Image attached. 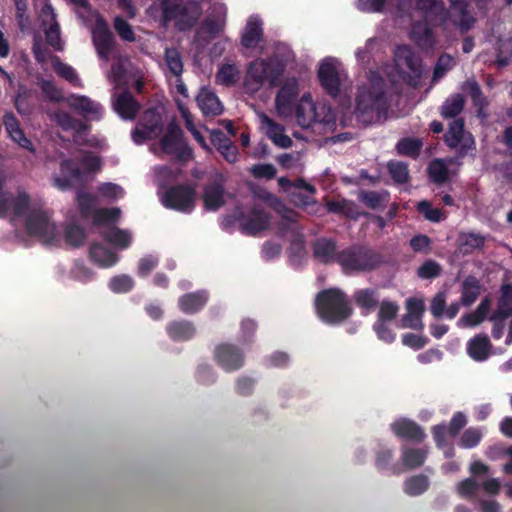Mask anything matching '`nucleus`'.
<instances>
[{
  "instance_id": "f257e3e1",
  "label": "nucleus",
  "mask_w": 512,
  "mask_h": 512,
  "mask_svg": "<svg viewBox=\"0 0 512 512\" xmlns=\"http://www.w3.org/2000/svg\"><path fill=\"white\" fill-rule=\"evenodd\" d=\"M11 216L13 220L21 219L26 231L46 244H59L64 241L68 245L80 246L85 239L83 228L67 219L64 228L56 224L52 212L45 209L42 202L32 199L25 191H18L12 196L3 190L0 178V217Z\"/></svg>"
},
{
  "instance_id": "f03ea898",
  "label": "nucleus",
  "mask_w": 512,
  "mask_h": 512,
  "mask_svg": "<svg viewBox=\"0 0 512 512\" xmlns=\"http://www.w3.org/2000/svg\"><path fill=\"white\" fill-rule=\"evenodd\" d=\"M450 19L451 12L441 0H415L399 26L406 27L409 24L411 40L421 49H433L435 39L429 23L449 29L453 27Z\"/></svg>"
},
{
  "instance_id": "7ed1b4c3",
  "label": "nucleus",
  "mask_w": 512,
  "mask_h": 512,
  "mask_svg": "<svg viewBox=\"0 0 512 512\" xmlns=\"http://www.w3.org/2000/svg\"><path fill=\"white\" fill-rule=\"evenodd\" d=\"M388 107L384 80L377 72H371L367 83L358 88L354 114L356 119L369 124L381 119Z\"/></svg>"
},
{
  "instance_id": "20e7f679",
  "label": "nucleus",
  "mask_w": 512,
  "mask_h": 512,
  "mask_svg": "<svg viewBox=\"0 0 512 512\" xmlns=\"http://www.w3.org/2000/svg\"><path fill=\"white\" fill-rule=\"evenodd\" d=\"M102 168L101 159L91 153H82L78 160L64 159L60 163L59 173L52 177V184L60 191H68L81 184Z\"/></svg>"
},
{
  "instance_id": "39448f33",
  "label": "nucleus",
  "mask_w": 512,
  "mask_h": 512,
  "mask_svg": "<svg viewBox=\"0 0 512 512\" xmlns=\"http://www.w3.org/2000/svg\"><path fill=\"white\" fill-rule=\"evenodd\" d=\"M257 201H262L267 206L278 211H280L283 206L278 198L267 191L261 190L256 194L255 202L247 213H244L241 209H237L234 213V218L239 222L242 232L248 235L258 234L266 230L270 224V217L264 211L262 204Z\"/></svg>"
},
{
  "instance_id": "423d86ee",
  "label": "nucleus",
  "mask_w": 512,
  "mask_h": 512,
  "mask_svg": "<svg viewBox=\"0 0 512 512\" xmlns=\"http://www.w3.org/2000/svg\"><path fill=\"white\" fill-rule=\"evenodd\" d=\"M470 478L460 481L456 486L457 494L469 500H479L480 491L489 496H494L500 491V481L497 478L488 477L489 466L481 461H474L469 467Z\"/></svg>"
},
{
  "instance_id": "0eeeda50",
  "label": "nucleus",
  "mask_w": 512,
  "mask_h": 512,
  "mask_svg": "<svg viewBox=\"0 0 512 512\" xmlns=\"http://www.w3.org/2000/svg\"><path fill=\"white\" fill-rule=\"evenodd\" d=\"M284 72V63L278 57L268 59L256 58L251 61L246 70L244 86L248 93L258 92L267 82L270 86L276 85Z\"/></svg>"
},
{
  "instance_id": "6e6552de",
  "label": "nucleus",
  "mask_w": 512,
  "mask_h": 512,
  "mask_svg": "<svg viewBox=\"0 0 512 512\" xmlns=\"http://www.w3.org/2000/svg\"><path fill=\"white\" fill-rule=\"evenodd\" d=\"M294 117L297 124L305 129L321 125L332 130L335 124V115L331 108L324 102L315 101L309 92L299 98Z\"/></svg>"
},
{
  "instance_id": "1a4fd4ad",
  "label": "nucleus",
  "mask_w": 512,
  "mask_h": 512,
  "mask_svg": "<svg viewBox=\"0 0 512 512\" xmlns=\"http://www.w3.org/2000/svg\"><path fill=\"white\" fill-rule=\"evenodd\" d=\"M318 78L323 89L334 98L346 96L351 88L341 63L333 57H326L319 63Z\"/></svg>"
},
{
  "instance_id": "9d476101",
  "label": "nucleus",
  "mask_w": 512,
  "mask_h": 512,
  "mask_svg": "<svg viewBox=\"0 0 512 512\" xmlns=\"http://www.w3.org/2000/svg\"><path fill=\"white\" fill-rule=\"evenodd\" d=\"M316 309L319 317L330 324H338L351 314L348 301L338 289L320 292L316 298Z\"/></svg>"
},
{
  "instance_id": "9b49d317",
  "label": "nucleus",
  "mask_w": 512,
  "mask_h": 512,
  "mask_svg": "<svg viewBox=\"0 0 512 512\" xmlns=\"http://www.w3.org/2000/svg\"><path fill=\"white\" fill-rule=\"evenodd\" d=\"M394 71L387 72L391 83L406 81L415 84V79L421 74V60L407 45H400L394 53Z\"/></svg>"
},
{
  "instance_id": "f8f14e48",
  "label": "nucleus",
  "mask_w": 512,
  "mask_h": 512,
  "mask_svg": "<svg viewBox=\"0 0 512 512\" xmlns=\"http://www.w3.org/2000/svg\"><path fill=\"white\" fill-rule=\"evenodd\" d=\"M299 92V81L294 77L287 79L281 85L274 100V110L277 117L282 120L294 117L299 100Z\"/></svg>"
},
{
  "instance_id": "ddd939ff",
  "label": "nucleus",
  "mask_w": 512,
  "mask_h": 512,
  "mask_svg": "<svg viewBox=\"0 0 512 512\" xmlns=\"http://www.w3.org/2000/svg\"><path fill=\"white\" fill-rule=\"evenodd\" d=\"M53 119L63 130L75 131L74 142L76 144L99 149L105 147L106 143L103 138L88 134L86 126L80 121L72 118L69 113L65 111H57L54 113Z\"/></svg>"
},
{
  "instance_id": "4468645a",
  "label": "nucleus",
  "mask_w": 512,
  "mask_h": 512,
  "mask_svg": "<svg viewBox=\"0 0 512 512\" xmlns=\"http://www.w3.org/2000/svg\"><path fill=\"white\" fill-rule=\"evenodd\" d=\"M155 154H170L180 160H187L192 156L191 149L183 142L181 130L175 124H170L167 133L159 144L152 146Z\"/></svg>"
},
{
  "instance_id": "2eb2a0df",
  "label": "nucleus",
  "mask_w": 512,
  "mask_h": 512,
  "mask_svg": "<svg viewBox=\"0 0 512 512\" xmlns=\"http://www.w3.org/2000/svg\"><path fill=\"white\" fill-rule=\"evenodd\" d=\"M34 5L38 11V18L41 22L42 30L50 46L56 50L62 49L59 25L56 22V14L48 0H34Z\"/></svg>"
},
{
  "instance_id": "dca6fc26",
  "label": "nucleus",
  "mask_w": 512,
  "mask_h": 512,
  "mask_svg": "<svg viewBox=\"0 0 512 512\" xmlns=\"http://www.w3.org/2000/svg\"><path fill=\"white\" fill-rule=\"evenodd\" d=\"M160 201L166 208L190 213L195 206V190L189 186L173 187L163 193L158 192Z\"/></svg>"
},
{
  "instance_id": "f3484780",
  "label": "nucleus",
  "mask_w": 512,
  "mask_h": 512,
  "mask_svg": "<svg viewBox=\"0 0 512 512\" xmlns=\"http://www.w3.org/2000/svg\"><path fill=\"white\" fill-rule=\"evenodd\" d=\"M467 424V416L462 412H457L453 415L449 426L444 424L436 425L433 427V437L440 449H443L444 455L450 458L454 455L452 447L448 446V442L453 439L458 432Z\"/></svg>"
},
{
  "instance_id": "a211bd4d",
  "label": "nucleus",
  "mask_w": 512,
  "mask_h": 512,
  "mask_svg": "<svg viewBox=\"0 0 512 512\" xmlns=\"http://www.w3.org/2000/svg\"><path fill=\"white\" fill-rule=\"evenodd\" d=\"M264 22L258 14L250 15L240 31V46L244 54L262 48Z\"/></svg>"
},
{
  "instance_id": "6ab92c4d",
  "label": "nucleus",
  "mask_w": 512,
  "mask_h": 512,
  "mask_svg": "<svg viewBox=\"0 0 512 512\" xmlns=\"http://www.w3.org/2000/svg\"><path fill=\"white\" fill-rule=\"evenodd\" d=\"M228 8L225 3L213 2L202 21L198 30V35L205 34L212 39L222 33L227 25Z\"/></svg>"
},
{
  "instance_id": "aec40b11",
  "label": "nucleus",
  "mask_w": 512,
  "mask_h": 512,
  "mask_svg": "<svg viewBox=\"0 0 512 512\" xmlns=\"http://www.w3.org/2000/svg\"><path fill=\"white\" fill-rule=\"evenodd\" d=\"M84 20L93 23L91 32L98 56L102 60L108 61L113 50V38L107 24L97 13H92Z\"/></svg>"
},
{
  "instance_id": "412c9836",
  "label": "nucleus",
  "mask_w": 512,
  "mask_h": 512,
  "mask_svg": "<svg viewBox=\"0 0 512 512\" xmlns=\"http://www.w3.org/2000/svg\"><path fill=\"white\" fill-rule=\"evenodd\" d=\"M162 131L161 111L151 108L144 112L140 122L132 132V139L136 144H142L147 139H153Z\"/></svg>"
},
{
  "instance_id": "4be33fe9",
  "label": "nucleus",
  "mask_w": 512,
  "mask_h": 512,
  "mask_svg": "<svg viewBox=\"0 0 512 512\" xmlns=\"http://www.w3.org/2000/svg\"><path fill=\"white\" fill-rule=\"evenodd\" d=\"M338 263L345 273H354L371 269L375 265L376 260L369 251L353 248L340 252Z\"/></svg>"
},
{
  "instance_id": "5701e85b",
  "label": "nucleus",
  "mask_w": 512,
  "mask_h": 512,
  "mask_svg": "<svg viewBox=\"0 0 512 512\" xmlns=\"http://www.w3.org/2000/svg\"><path fill=\"white\" fill-rule=\"evenodd\" d=\"M216 364L226 372H234L245 364V356L241 349L231 343H221L214 349Z\"/></svg>"
},
{
  "instance_id": "b1692460",
  "label": "nucleus",
  "mask_w": 512,
  "mask_h": 512,
  "mask_svg": "<svg viewBox=\"0 0 512 512\" xmlns=\"http://www.w3.org/2000/svg\"><path fill=\"white\" fill-rule=\"evenodd\" d=\"M260 130L278 147L289 148L292 139L285 133L283 125L277 123L263 111L256 110Z\"/></svg>"
},
{
  "instance_id": "393cba45",
  "label": "nucleus",
  "mask_w": 512,
  "mask_h": 512,
  "mask_svg": "<svg viewBox=\"0 0 512 512\" xmlns=\"http://www.w3.org/2000/svg\"><path fill=\"white\" fill-rule=\"evenodd\" d=\"M445 141L452 148L459 147L461 155H465L474 149V139L471 134L465 133L464 122L461 119L453 120L450 123Z\"/></svg>"
},
{
  "instance_id": "a878e982",
  "label": "nucleus",
  "mask_w": 512,
  "mask_h": 512,
  "mask_svg": "<svg viewBox=\"0 0 512 512\" xmlns=\"http://www.w3.org/2000/svg\"><path fill=\"white\" fill-rule=\"evenodd\" d=\"M67 104L89 120H99L103 114L102 106L86 96L71 95Z\"/></svg>"
},
{
  "instance_id": "bb28decb",
  "label": "nucleus",
  "mask_w": 512,
  "mask_h": 512,
  "mask_svg": "<svg viewBox=\"0 0 512 512\" xmlns=\"http://www.w3.org/2000/svg\"><path fill=\"white\" fill-rule=\"evenodd\" d=\"M196 102L202 114L206 117H215L223 112V104L216 93L209 87H202L196 97Z\"/></svg>"
},
{
  "instance_id": "cd10ccee",
  "label": "nucleus",
  "mask_w": 512,
  "mask_h": 512,
  "mask_svg": "<svg viewBox=\"0 0 512 512\" xmlns=\"http://www.w3.org/2000/svg\"><path fill=\"white\" fill-rule=\"evenodd\" d=\"M391 431L400 438L421 442L425 433L419 425L407 418H399L390 424Z\"/></svg>"
},
{
  "instance_id": "c85d7f7f",
  "label": "nucleus",
  "mask_w": 512,
  "mask_h": 512,
  "mask_svg": "<svg viewBox=\"0 0 512 512\" xmlns=\"http://www.w3.org/2000/svg\"><path fill=\"white\" fill-rule=\"evenodd\" d=\"M407 313L401 320L400 328L422 329V315L424 312V301L419 298H409L406 300Z\"/></svg>"
},
{
  "instance_id": "c756f323",
  "label": "nucleus",
  "mask_w": 512,
  "mask_h": 512,
  "mask_svg": "<svg viewBox=\"0 0 512 512\" xmlns=\"http://www.w3.org/2000/svg\"><path fill=\"white\" fill-rule=\"evenodd\" d=\"M89 256L93 263L100 268H110L119 261L118 254L102 243H93L89 249Z\"/></svg>"
},
{
  "instance_id": "7c9ffc66",
  "label": "nucleus",
  "mask_w": 512,
  "mask_h": 512,
  "mask_svg": "<svg viewBox=\"0 0 512 512\" xmlns=\"http://www.w3.org/2000/svg\"><path fill=\"white\" fill-rule=\"evenodd\" d=\"M427 447H413L403 445L401 447V463L407 470H412L422 466L427 458Z\"/></svg>"
},
{
  "instance_id": "2f4dec72",
  "label": "nucleus",
  "mask_w": 512,
  "mask_h": 512,
  "mask_svg": "<svg viewBox=\"0 0 512 512\" xmlns=\"http://www.w3.org/2000/svg\"><path fill=\"white\" fill-rule=\"evenodd\" d=\"M492 345L487 335L479 334L470 339L467 343V354L477 362L488 359Z\"/></svg>"
},
{
  "instance_id": "473e14b6",
  "label": "nucleus",
  "mask_w": 512,
  "mask_h": 512,
  "mask_svg": "<svg viewBox=\"0 0 512 512\" xmlns=\"http://www.w3.org/2000/svg\"><path fill=\"white\" fill-rule=\"evenodd\" d=\"M208 301V293L204 290L187 293L178 299V307L185 314L199 312Z\"/></svg>"
},
{
  "instance_id": "72a5a7b5",
  "label": "nucleus",
  "mask_w": 512,
  "mask_h": 512,
  "mask_svg": "<svg viewBox=\"0 0 512 512\" xmlns=\"http://www.w3.org/2000/svg\"><path fill=\"white\" fill-rule=\"evenodd\" d=\"M113 107L116 113L125 120L134 118L139 110L138 102L128 92H123L113 99Z\"/></svg>"
},
{
  "instance_id": "f704fd0d",
  "label": "nucleus",
  "mask_w": 512,
  "mask_h": 512,
  "mask_svg": "<svg viewBox=\"0 0 512 512\" xmlns=\"http://www.w3.org/2000/svg\"><path fill=\"white\" fill-rule=\"evenodd\" d=\"M3 122L8 136L15 143L30 152H34L31 141L24 135L18 120L13 114H6Z\"/></svg>"
},
{
  "instance_id": "c9c22d12",
  "label": "nucleus",
  "mask_w": 512,
  "mask_h": 512,
  "mask_svg": "<svg viewBox=\"0 0 512 512\" xmlns=\"http://www.w3.org/2000/svg\"><path fill=\"white\" fill-rule=\"evenodd\" d=\"M203 202L205 209L209 211H215L224 204V189L221 181H214L205 186Z\"/></svg>"
},
{
  "instance_id": "e433bc0d",
  "label": "nucleus",
  "mask_w": 512,
  "mask_h": 512,
  "mask_svg": "<svg viewBox=\"0 0 512 512\" xmlns=\"http://www.w3.org/2000/svg\"><path fill=\"white\" fill-rule=\"evenodd\" d=\"M313 254L322 263L338 262L339 253L332 239L319 238L313 244Z\"/></svg>"
},
{
  "instance_id": "4c0bfd02",
  "label": "nucleus",
  "mask_w": 512,
  "mask_h": 512,
  "mask_svg": "<svg viewBox=\"0 0 512 512\" xmlns=\"http://www.w3.org/2000/svg\"><path fill=\"white\" fill-rule=\"evenodd\" d=\"M176 0H155L146 10L147 15L159 21L164 27L169 25V16H171V8Z\"/></svg>"
},
{
  "instance_id": "58836bf2",
  "label": "nucleus",
  "mask_w": 512,
  "mask_h": 512,
  "mask_svg": "<svg viewBox=\"0 0 512 512\" xmlns=\"http://www.w3.org/2000/svg\"><path fill=\"white\" fill-rule=\"evenodd\" d=\"M211 141L223 157L230 163H234L237 160L238 151L230 139L224 136L220 131H214L211 133Z\"/></svg>"
},
{
  "instance_id": "ea45409f",
  "label": "nucleus",
  "mask_w": 512,
  "mask_h": 512,
  "mask_svg": "<svg viewBox=\"0 0 512 512\" xmlns=\"http://www.w3.org/2000/svg\"><path fill=\"white\" fill-rule=\"evenodd\" d=\"M168 336L175 341H186L191 339L195 334V327L186 320L173 321L167 325Z\"/></svg>"
},
{
  "instance_id": "a19ab883",
  "label": "nucleus",
  "mask_w": 512,
  "mask_h": 512,
  "mask_svg": "<svg viewBox=\"0 0 512 512\" xmlns=\"http://www.w3.org/2000/svg\"><path fill=\"white\" fill-rule=\"evenodd\" d=\"M490 305L491 303L488 298L482 300L474 312L466 314L458 320V326L463 328L476 327L486 318Z\"/></svg>"
},
{
  "instance_id": "79ce46f5",
  "label": "nucleus",
  "mask_w": 512,
  "mask_h": 512,
  "mask_svg": "<svg viewBox=\"0 0 512 512\" xmlns=\"http://www.w3.org/2000/svg\"><path fill=\"white\" fill-rule=\"evenodd\" d=\"M239 79L240 70L238 66L230 62L222 64L215 76L216 83L226 87L235 85Z\"/></svg>"
},
{
  "instance_id": "37998d69",
  "label": "nucleus",
  "mask_w": 512,
  "mask_h": 512,
  "mask_svg": "<svg viewBox=\"0 0 512 512\" xmlns=\"http://www.w3.org/2000/svg\"><path fill=\"white\" fill-rule=\"evenodd\" d=\"M430 486L429 478L426 475L418 474L408 477L403 483L405 494L415 497L422 495Z\"/></svg>"
},
{
  "instance_id": "c03bdc74",
  "label": "nucleus",
  "mask_w": 512,
  "mask_h": 512,
  "mask_svg": "<svg viewBox=\"0 0 512 512\" xmlns=\"http://www.w3.org/2000/svg\"><path fill=\"white\" fill-rule=\"evenodd\" d=\"M103 236L106 241L121 250L127 249L133 239L131 232L116 227H112L104 231Z\"/></svg>"
},
{
  "instance_id": "a18cd8bd",
  "label": "nucleus",
  "mask_w": 512,
  "mask_h": 512,
  "mask_svg": "<svg viewBox=\"0 0 512 512\" xmlns=\"http://www.w3.org/2000/svg\"><path fill=\"white\" fill-rule=\"evenodd\" d=\"M165 73L167 77L181 76L183 72V61L178 50L167 48L164 54Z\"/></svg>"
},
{
  "instance_id": "49530a36",
  "label": "nucleus",
  "mask_w": 512,
  "mask_h": 512,
  "mask_svg": "<svg viewBox=\"0 0 512 512\" xmlns=\"http://www.w3.org/2000/svg\"><path fill=\"white\" fill-rule=\"evenodd\" d=\"M50 61L52 68L61 78L65 79L66 81H68L76 87L81 86V80L72 66L63 63L56 56L50 57Z\"/></svg>"
},
{
  "instance_id": "de8ad7c7",
  "label": "nucleus",
  "mask_w": 512,
  "mask_h": 512,
  "mask_svg": "<svg viewBox=\"0 0 512 512\" xmlns=\"http://www.w3.org/2000/svg\"><path fill=\"white\" fill-rule=\"evenodd\" d=\"M70 278L81 284H88L96 279V272L83 262L77 261L70 270Z\"/></svg>"
},
{
  "instance_id": "09e8293b",
  "label": "nucleus",
  "mask_w": 512,
  "mask_h": 512,
  "mask_svg": "<svg viewBox=\"0 0 512 512\" xmlns=\"http://www.w3.org/2000/svg\"><path fill=\"white\" fill-rule=\"evenodd\" d=\"M480 293V283L472 276L467 277L462 285V303L466 306L476 301Z\"/></svg>"
},
{
  "instance_id": "8fccbe9b",
  "label": "nucleus",
  "mask_w": 512,
  "mask_h": 512,
  "mask_svg": "<svg viewBox=\"0 0 512 512\" xmlns=\"http://www.w3.org/2000/svg\"><path fill=\"white\" fill-rule=\"evenodd\" d=\"M121 216V209L117 207L97 209L93 213V221L97 225H113Z\"/></svg>"
},
{
  "instance_id": "3c124183",
  "label": "nucleus",
  "mask_w": 512,
  "mask_h": 512,
  "mask_svg": "<svg viewBox=\"0 0 512 512\" xmlns=\"http://www.w3.org/2000/svg\"><path fill=\"white\" fill-rule=\"evenodd\" d=\"M134 279L127 274L113 276L108 281L109 289L115 294H124L134 288Z\"/></svg>"
},
{
  "instance_id": "603ef678",
  "label": "nucleus",
  "mask_w": 512,
  "mask_h": 512,
  "mask_svg": "<svg viewBox=\"0 0 512 512\" xmlns=\"http://www.w3.org/2000/svg\"><path fill=\"white\" fill-rule=\"evenodd\" d=\"M98 196L109 202H115L122 199L125 195L124 189L112 182L101 183L97 188Z\"/></svg>"
},
{
  "instance_id": "864d4df0",
  "label": "nucleus",
  "mask_w": 512,
  "mask_h": 512,
  "mask_svg": "<svg viewBox=\"0 0 512 512\" xmlns=\"http://www.w3.org/2000/svg\"><path fill=\"white\" fill-rule=\"evenodd\" d=\"M177 107L181 113L182 118L185 121L186 128L191 132L195 140L203 147L207 148L206 142L204 140V137L201 135V133L196 129L195 125L193 124L191 114L189 113L188 109L184 105V103L179 99V97L175 98Z\"/></svg>"
},
{
  "instance_id": "5fc2aeb1",
  "label": "nucleus",
  "mask_w": 512,
  "mask_h": 512,
  "mask_svg": "<svg viewBox=\"0 0 512 512\" xmlns=\"http://www.w3.org/2000/svg\"><path fill=\"white\" fill-rule=\"evenodd\" d=\"M395 449L389 444H379L375 456V465L378 469L384 470L390 467L394 458Z\"/></svg>"
},
{
  "instance_id": "6e6d98bb",
  "label": "nucleus",
  "mask_w": 512,
  "mask_h": 512,
  "mask_svg": "<svg viewBox=\"0 0 512 512\" xmlns=\"http://www.w3.org/2000/svg\"><path fill=\"white\" fill-rule=\"evenodd\" d=\"M394 6V0H356V7L362 12L376 13Z\"/></svg>"
},
{
  "instance_id": "4d7b16f0",
  "label": "nucleus",
  "mask_w": 512,
  "mask_h": 512,
  "mask_svg": "<svg viewBox=\"0 0 512 512\" xmlns=\"http://www.w3.org/2000/svg\"><path fill=\"white\" fill-rule=\"evenodd\" d=\"M37 84L47 100L52 102H60L64 99L62 90L52 81L39 78Z\"/></svg>"
},
{
  "instance_id": "13d9d810",
  "label": "nucleus",
  "mask_w": 512,
  "mask_h": 512,
  "mask_svg": "<svg viewBox=\"0 0 512 512\" xmlns=\"http://www.w3.org/2000/svg\"><path fill=\"white\" fill-rule=\"evenodd\" d=\"M77 203L82 217L92 216L95 211L97 199L90 193L80 191L77 193Z\"/></svg>"
},
{
  "instance_id": "bf43d9fd",
  "label": "nucleus",
  "mask_w": 512,
  "mask_h": 512,
  "mask_svg": "<svg viewBox=\"0 0 512 512\" xmlns=\"http://www.w3.org/2000/svg\"><path fill=\"white\" fill-rule=\"evenodd\" d=\"M482 437L483 430L481 428L470 427L461 435L459 444L465 449H471L480 443Z\"/></svg>"
},
{
  "instance_id": "052dcab7",
  "label": "nucleus",
  "mask_w": 512,
  "mask_h": 512,
  "mask_svg": "<svg viewBox=\"0 0 512 512\" xmlns=\"http://www.w3.org/2000/svg\"><path fill=\"white\" fill-rule=\"evenodd\" d=\"M179 171L168 166L155 168L154 181L160 187L163 188L171 182L175 181L178 177Z\"/></svg>"
},
{
  "instance_id": "680f3d73",
  "label": "nucleus",
  "mask_w": 512,
  "mask_h": 512,
  "mask_svg": "<svg viewBox=\"0 0 512 512\" xmlns=\"http://www.w3.org/2000/svg\"><path fill=\"white\" fill-rule=\"evenodd\" d=\"M354 300L356 304L363 309H371L378 302V296L375 290L361 289L355 292Z\"/></svg>"
},
{
  "instance_id": "e2e57ef3",
  "label": "nucleus",
  "mask_w": 512,
  "mask_h": 512,
  "mask_svg": "<svg viewBox=\"0 0 512 512\" xmlns=\"http://www.w3.org/2000/svg\"><path fill=\"white\" fill-rule=\"evenodd\" d=\"M455 59L449 54H442L434 67L433 82L439 81L449 70L455 66Z\"/></svg>"
},
{
  "instance_id": "0e129e2a",
  "label": "nucleus",
  "mask_w": 512,
  "mask_h": 512,
  "mask_svg": "<svg viewBox=\"0 0 512 512\" xmlns=\"http://www.w3.org/2000/svg\"><path fill=\"white\" fill-rule=\"evenodd\" d=\"M464 105L463 97L459 94L453 95L446 100L442 107V115L446 118L456 116Z\"/></svg>"
},
{
  "instance_id": "69168bd1",
  "label": "nucleus",
  "mask_w": 512,
  "mask_h": 512,
  "mask_svg": "<svg viewBox=\"0 0 512 512\" xmlns=\"http://www.w3.org/2000/svg\"><path fill=\"white\" fill-rule=\"evenodd\" d=\"M380 42L375 38L367 40L363 48H359L355 52V56L360 63L369 62L370 58L374 55V52L379 49Z\"/></svg>"
},
{
  "instance_id": "338daca9",
  "label": "nucleus",
  "mask_w": 512,
  "mask_h": 512,
  "mask_svg": "<svg viewBox=\"0 0 512 512\" xmlns=\"http://www.w3.org/2000/svg\"><path fill=\"white\" fill-rule=\"evenodd\" d=\"M429 175L434 182L442 183L448 177V170L445 161L436 159L429 165Z\"/></svg>"
},
{
  "instance_id": "774afa93",
  "label": "nucleus",
  "mask_w": 512,
  "mask_h": 512,
  "mask_svg": "<svg viewBox=\"0 0 512 512\" xmlns=\"http://www.w3.org/2000/svg\"><path fill=\"white\" fill-rule=\"evenodd\" d=\"M463 251L468 253L474 249L481 248L484 245L485 238L475 233H464L460 236Z\"/></svg>"
}]
</instances>
